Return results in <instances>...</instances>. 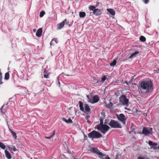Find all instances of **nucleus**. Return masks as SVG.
I'll list each match as a JSON object with an SVG mask.
<instances>
[{"label": "nucleus", "instance_id": "nucleus-32", "mask_svg": "<svg viewBox=\"0 0 159 159\" xmlns=\"http://www.w3.org/2000/svg\"><path fill=\"white\" fill-rule=\"evenodd\" d=\"M2 73L1 71H0V84H1L2 83Z\"/></svg>", "mask_w": 159, "mask_h": 159}, {"label": "nucleus", "instance_id": "nucleus-39", "mask_svg": "<svg viewBox=\"0 0 159 159\" xmlns=\"http://www.w3.org/2000/svg\"><path fill=\"white\" fill-rule=\"evenodd\" d=\"M90 116H87L85 117V119H86L89 120V119L90 118Z\"/></svg>", "mask_w": 159, "mask_h": 159}, {"label": "nucleus", "instance_id": "nucleus-2", "mask_svg": "<svg viewBox=\"0 0 159 159\" xmlns=\"http://www.w3.org/2000/svg\"><path fill=\"white\" fill-rule=\"evenodd\" d=\"M104 117H101L99 120L100 121V124L96 125L95 128V129H97L100 130L103 134H105L109 131L110 129V127L107 125H104Z\"/></svg>", "mask_w": 159, "mask_h": 159}, {"label": "nucleus", "instance_id": "nucleus-50", "mask_svg": "<svg viewBox=\"0 0 159 159\" xmlns=\"http://www.w3.org/2000/svg\"><path fill=\"white\" fill-rule=\"evenodd\" d=\"M126 83L127 84H128V83L126 82Z\"/></svg>", "mask_w": 159, "mask_h": 159}, {"label": "nucleus", "instance_id": "nucleus-10", "mask_svg": "<svg viewBox=\"0 0 159 159\" xmlns=\"http://www.w3.org/2000/svg\"><path fill=\"white\" fill-rule=\"evenodd\" d=\"M89 151L91 152L97 154L98 156L100 154V153L101 152L99 151L97 148L94 147L91 148Z\"/></svg>", "mask_w": 159, "mask_h": 159}, {"label": "nucleus", "instance_id": "nucleus-9", "mask_svg": "<svg viewBox=\"0 0 159 159\" xmlns=\"http://www.w3.org/2000/svg\"><path fill=\"white\" fill-rule=\"evenodd\" d=\"M152 130V128H150L149 130L146 127H143L142 130V134L145 135L150 134V132Z\"/></svg>", "mask_w": 159, "mask_h": 159}, {"label": "nucleus", "instance_id": "nucleus-40", "mask_svg": "<svg viewBox=\"0 0 159 159\" xmlns=\"http://www.w3.org/2000/svg\"><path fill=\"white\" fill-rule=\"evenodd\" d=\"M13 150L14 151H16L17 150L16 148V147L15 146H14L13 147Z\"/></svg>", "mask_w": 159, "mask_h": 159}, {"label": "nucleus", "instance_id": "nucleus-4", "mask_svg": "<svg viewBox=\"0 0 159 159\" xmlns=\"http://www.w3.org/2000/svg\"><path fill=\"white\" fill-rule=\"evenodd\" d=\"M109 125L113 128H122L121 124L119 122L114 120H111L110 121Z\"/></svg>", "mask_w": 159, "mask_h": 159}, {"label": "nucleus", "instance_id": "nucleus-25", "mask_svg": "<svg viewBox=\"0 0 159 159\" xmlns=\"http://www.w3.org/2000/svg\"><path fill=\"white\" fill-rule=\"evenodd\" d=\"M53 42H55L56 43H57L58 42L57 41V39L56 38H54L53 39L50 43V44L51 46L54 43Z\"/></svg>", "mask_w": 159, "mask_h": 159}, {"label": "nucleus", "instance_id": "nucleus-16", "mask_svg": "<svg viewBox=\"0 0 159 159\" xmlns=\"http://www.w3.org/2000/svg\"><path fill=\"white\" fill-rule=\"evenodd\" d=\"M107 76L104 75L103 76L101 80L100 81H97L96 83H99L100 82L103 83L107 79Z\"/></svg>", "mask_w": 159, "mask_h": 159}, {"label": "nucleus", "instance_id": "nucleus-15", "mask_svg": "<svg viewBox=\"0 0 159 159\" xmlns=\"http://www.w3.org/2000/svg\"><path fill=\"white\" fill-rule=\"evenodd\" d=\"M9 130L10 133L12 134V135L13 136V138L15 139H16L17 137V135H16V133H15L11 129L9 128Z\"/></svg>", "mask_w": 159, "mask_h": 159}, {"label": "nucleus", "instance_id": "nucleus-37", "mask_svg": "<svg viewBox=\"0 0 159 159\" xmlns=\"http://www.w3.org/2000/svg\"><path fill=\"white\" fill-rule=\"evenodd\" d=\"M44 76L46 78H49V75L48 74L47 75L44 74Z\"/></svg>", "mask_w": 159, "mask_h": 159}, {"label": "nucleus", "instance_id": "nucleus-46", "mask_svg": "<svg viewBox=\"0 0 159 159\" xmlns=\"http://www.w3.org/2000/svg\"><path fill=\"white\" fill-rule=\"evenodd\" d=\"M33 31L35 33L36 31V30L35 29H33Z\"/></svg>", "mask_w": 159, "mask_h": 159}, {"label": "nucleus", "instance_id": "nucleus-36", "mask_svg": "<svg viewBox=\"0 0 159 159\" xmlns=\"http://www.w3.org/2000/svg\"><path fill=\"white\" fill-rule=\"evenodd\" d=\"M143 2L146 4H147L149 0H142Z\"/></svg>", "mask_w": 159, "mask_h": 159}, {"label": "nucleus", "instance_id": "nucleus-42", "mask_svg": "<svg viewBox=\"0 0 159 159\" xmlns=\"http://www.w3.org/2000/svg\"><path fill=\"white\" fill-rule=\"evenodd\" d=\"M99 5V2H97L96 5L95 6L96 7H97Z\"/></svg>", "mask_w": 159, "mask_h": 159}, {"label": "nucleus", "instance_id": "nucleus-24", "mask_svg": "<svg viewBox=\"0 0 159 159\" xmlns=\"http://www.w3.org/2000/svg\"><path fill=\"white\" fill-rule=\"evenodd\" d=\"M10 74L8 72H7L5 74L4 79L6 80H8L9 78Z\"/></svg>", "mask_w": 159, "mask_h": 159}, {"label": "nucleus", "instance_id": "nucleus-26", "mask_svg": "<svg viewBox=\"0 0 159 159\" xmlns=\"http://www.w3.org/2000/svg\"><path fill=\"white\" fill-rule=\"evenodd\" d=\"M55 131L54 130L53 133L52 134V135L50 136L49 137H45V138L47 139H51L52 137H53L55 134Z\"/></svg>", "mask_w": 159, "mask_h": 159}, {"label": "nucleus", "instance_id": "nucleus-45", "mask_svg": "<svg viewBox=\"0 0 159 159\" xmlns=\"http://www.w3.org/2000/svg\"><path fill=\"white\" fill-rule=\"evenodd\" d=\"M138 159H143V158L142 157H140L138 158Z\"/></svg>", "mask_w": 159, "mask_h": 159}, {"label": "nucleus", "instance_id": "nucleus-11", "mask_svg": "<svg viewBox=\"0 0 159 159\" xmlns=\"http://www.w3.org/2000/svg\"><path fill=\"white\" fill-rule=\"evenodd\" d=\"M66 19H65L61 22L57 24V29L58 30L61 29L63 28V27L64 26L65 24V22H66Z\"/></svg>", "mask_w": 159, "mask_h": 159}, {"label": "nucleus", "instance_id": "nucleus-1", "mask_svg": "<svg viewBox=\"0 0 159 159\" xmlns=\"http://www.w3.org/2000/svg\"><path fill=\"white\" fill-rule=\"evenodd\" d=\"M153 89V84L151 81H143L141 82L139 92L140 95L143 97H147L146 94Z\"/></svg>", "mask_w": 159, "mask_h": 159}, {"label": "nucleus", "instance_id": "nucleus-27", "mask_svg": "<svg viewBox=\"0 0 159 159\" xmlns=\"http://www.w3.org/2000/svg\"><path fill=\"white\" fill-rule=\"evenodd\" d=\"M139 39L141 42H144L146 41V39L144 36H141L140 37Z\"/></svg>", "mask_w": 159, "mask_h": 159}, {"label": "nucleus", "instance_id": "nucleus-19", "mask_svg": "<svg viewBox=\"0 0 159 159\" xmlns=\"http://www.w3.org/2000/svg\"><path fill=\"white\" fill-rule=\"evenodd\" d=\"M62 120L67 123H73L72 120L70 118H69L68 120H66L65 118H62Z\"/></svg>", "mask_w": 159, "mask_h": 159}, {"label": "nucleus", "instance_id": "nucleus-20", "mask_svg": "<svg viewBox=\"0 0 159 159\" xmlns=\"http://www.w3.org/2000/svg\"><path fill=\"white\" fill-rule=\"evenodd\" d=\"M79 107H80V109L81 111H84V109L83 107V103L81 101L79 102Z\"/></svg>", "mask_w": 159, "mask_h": 159}, {"label": "nucleus", "instance_id": "nucleus-35", "mask_svg": "<svg viewBox=\"0 0 159 159\" xmlns=\"http://www.w3.org/2000/svg\"><path fill=\"white\" fill-rule=\"evenodd\" d=\"M132 125H133L132 124L131 126V128H130V129H131V130H132V132H134V130H135V129L134 128H133L132 126Z\"/></svg>", "mask_w": 159, "mask_h": 159}, {"label": "nucleus", "instance_id": "nucleus-14", "mask_svg": "<svg viewBox=\"0 0 159 159\" xmlns=\"http://www.w3.org/2000/svg\"><path fill=\"white\" fill-rule=\"evenodd\" d=\"M5 155L6 157L8 159H11V156L8 151L7 150L5 151Z\"/></svg>", "mask_w": 159, "mask_h": 159}, {"label": "nucleus", "instance_id": "nucleus-49", "mask_svg": "<svg viewBox=\"0 0 159 159\" xmlns=\"http://www.w3.org/2000/svg\"><path fill=\"white\" fill-rule=\"evenodd\" d=\"M158 70L159 71V68L158 69Z\"/></svg>", "mask_w": 159, "mask_h": 159}, {"label": "nucleus", "instance_id": "nucleus-12", "mask_svg": "<svg viewBox=\"0 0 159 159\" xmlns=\"http://www.w3.org/2000/svg\"><path fill=\"white\" fill-rule=\"evenodd\" d=\"M98 157L101 159H111L108 155H106L102 152L100 153V154L98 156Z\"/></svg>", "mask_w": 159, "mask_h": 159}, {"label": "nucleus", "instance_id": "nucleus-23", "mask_svg": "<svg viewBox=\"0 0 159 159\" xmlns=\"http://www.w3.org/2000/svg\"><path fill=\"white\" fill-rule=\"evenodd\" d=\"M148 144L149 145H150V146L152 145V146H154V147H156V146L157 145V143H153L152 141H149Z\"/></svg>", "mask_w": 159, "mask_h": 159}, {"label": "nucleus", "instance_id": "nucleus-13", "mask_svg": "<svg viewBox=\"0 0 159 159\" xmlns=\"http://www.w3.org/2000/svg\"><path fill=\"white\" fill-rule=\"evenodd\" d=\"M43 32L42 29L40 28L39 29L36 33V36L38 37H40L42 36Z\"/></svg>", "mask_w": 159, "mask_h": 159}, {"label": "nucleus", "instance_id": "nucleus-5", "mask_svg": "<svg viewBox=\"0 0 159 159\" xmlns=\"http://www.w3.org/2000/svg\"><path fill=\"white\" fill-rule=\"evenodd\" d=\"M119 102L120 103L126 107L129 106V100L125 95H122L119 98Z\"/></svg>", "mask_w": 159, "mask_h": 159}, {"label": "nucleus", "instance_id": "nucleus-18", "mask_svg": "<svg viewBox=\"0 0 159 159\" xmlns=\"http://www.w3.org/2000/svg\"><path fill=\"white\" fill-rule=\"evenodd\" d=\"M107 10L112 15H114L115 14V11L112 9H107Z\"/></svg>", "mask_w": 159, "mask_h": 159}, {"label": "nucleus", "instance_id": "nucleus-29", "mask_svg": "<svg viewBox=\"0 0 159 159\" xmlns=\"http://www.w3.org/2000/svg\"><path fill=\"white\" fill-rule=\"evenodd\" d=\"M116 63V61L115 60L113 61L112 62L110 63V65L111 66H115Z\"/></svg>", "mask_w": 159, "mask_h": 159}, {"label": "nucleus", "instance_id": "nucleus-7", "mask_svg": "<svg viewBox=\"0 0 159 159\" xmlns=\"http://www.w3.org/2000/svg\"><path fill=\"white\" fill-rule=\"evenodd\" d=\"M88 101L91 103H95L98 102L99 100V98L97 96H94L93 98L87 95Z\"/></svg>", "mask_w": 159, "mask_h": 159}, {"label": "nucleus", "instance_id": "nucleus-17", "mask_svg": "<svg viewBox=\"0 0 159 159\" xmlns=\"http://www.w3.org/2000/svg\"><path fill=\"white\" fill-rule=\"evenodd\" d=\"M84 107L85 110V111H84V112L85 113H86V112H89L90 111V108L89 107V106L88 104H85L84 105Z\"/></svg>", "mask_w": 159, "mask_h": 159}, {"label": "nucleus", "instance_id": "nucleus-21", "mask_svg": "<svg viewBox=\"0 0 159 159\" xmlns=\"http://www.w3.org/2000/svg\"><path fill=\"white\" fill-rule=\"evenodd\" d=\"M79 16L80 18H84L86 16V13L84 12H80Z\"/></svg>", "mask_w": 159, "mask_h": 159}, {"label": "nucleus", "instance_id": "nucleus-44", "mask_svg": "<svg viewBox=\"0 0 159 159\" xmlns=\"http://www.w3.org/2000/svg\"><path fill=\"white\" fill-rule=\"evenodd\" d=\"M65 23H66V25H67L68 24H69V22L68 21H67L66 20V22H65Z\"/></svg>", "mask_w": 159, "mask_h": 159}, {"label": "nucleus", "instance_id": "nucleus-34", "mask_svg": "<svg viewBox=\"0 0 159 159\" xmlns=\"http://www.w3.org/2000/svg\"><path fill=\"white\" fill-rule=\"evenodd\" d=\"M151 148H153L154 150L159 149V145L157 147L152 146Z\"/></svg>", "mask_w": 159, "mask_h": 159}, {"label": "nucleus", "instance_id": "nucleus-43", "mask_svg": "<svg viewBox=\"0 0 159 159\" xmlns=\"http://www.w3.org/2000/svg\"><path fill=\"white\" fill-rule=\"evenodd\" d=\"M87 122L89 124L91 122V121L90 120H87Z\"/></svg>", "mask_w": 159, "mask_h": 159}, {"label": "nucleus", "instance_id": "nucleus-38", "mask_svg": "<svg viewBox=\"0 0 159 159\" xmlns=\"http://www.w3.org/2000/svg\"><path fill=\"white\" fill-rule=\"evenodd\" d=\"M101 115L104 117H105L106 116L105 113L103 111L101 113Z\"/></svg>", "mask_w": 159, "mask_h": 159}, {"label": "nucleus", "instance_id": "nucleus-41", "mask_svg": "<svg viewBox=\"0 0 159 159\" xmlns=\"http://www.w3.org/2000/svg\"><path fill=\"white\" fill-rule=\"evenodd\" d=\"M134 76H133L132 77V78H131V79L130 80V82H131L133 81V79H134Z\"/></svg>", "mask_w": 159, "mask_h": 159}, {"label": "nucleus", "instance_id": "nucleus-30", "mask_svg": "<svg viewBox=\"0 0 159 159\" xmlns=\"http://www.w3.org/2000/svg\"><path fill=\"white\" fill-rule=\"evenodd\" d=\"M45 14V12L44 11H42L40 13L39 16L40 17H42Z\"/></svg>", "mask_w": 159, "mask_h": 159}, {"label": "nucleus", "instance_id": "nucleus-8", "mask_svg": "<svg viewBox=\"0 0 159 159\" xmlns=\"http://www.w3.org/2000/svg\"><path fill=\"white\" fill-rule=\"evenodd\" d=\"M117 118L118 120L122 122L125 125V120L126 118L124 115L123 114H120L117 116Z\"/></svg>", "mask_w": 159, "mask_h": 159}, {"label": "nucleus", "instance_id": "nucleus-3", "mask_svg": "<svg viewBox=\"0 0 159 159\" xmlns=\"http://www.w3.org/2000/svg\"><path fill=\"white\" fill-rule=\"evenodd\" d=\"M88 136L89 138L93 139H98L102 137L101 134L95 130H93L88 134Z\"/></svg>", "mask_w": 159, "mask_h": 159}, {"label": "nucleus", "instance_id": "nucleus-6", "mask_svg": "<svg viewBox=\"0 0 159 159\" xmlns=\"http://www.w3.org/2000/svg\"><path fill=\"white\" fill-rule=\"evenodd\" d=\"M89 9L90 11H93V14L96 16H99L102 14V11L99 9H96V7L90 5L89 7Z\"/></svg>", "mask_w": 159, "mask_h": 159}, {"label": "nucleus", "instance_id": "nucleus-28", "mask_svg": "<svg viewBox=\"0 0 159 159\" xmlns=\"http://www.w3.org/2000/svg\"><path fill=\"white\" fill-rule=\"evenodd\" d=\"M0 147L3 149H5L6 148V146L3 143L0 142Z\"/></svg>", "mask_w": 159, "mask_h": 159}, {"label": "nucleus", "instance_id": "nucleus-33", "mask_svg": "<svg viewBox=\"0 0 159 159\" xmlns=\"http://www.w3.org/2000/svg\"><path fill=\"white\" fill-rule=\"evenodd\" d=\"M4 105H3L1 108L0 109L1 112L2 113V114H3L4 113L5 111L3 110V108Z\"/></svg>", "mask_w": 159, "mask_h": 159}, {"label": "nucleus", "instance_id": "nucleus-31", "mask_svg": "<svg viewBox=\"0 0 159 159\" xmlns=\"http://www.w3.org/2000/svg\"><path fill=\"white\" fill-rule=\"evenodd\" d=\"M110 121L108 119H106L104 120V125L108 124L109 125Z\"/></svg>", "mask_w": 159, "mask_h": 159}, {"label": "nucleus", "instance_id": "nucleus-47", "mask_svg": "<svg viewBox=\"0 0 159 159\" xmlns=\"http://www.w3.org/2000/svg\"><path fill=\"white\" fill-rule=\"evenodd\" d=\"M125 109L126 110H130L129 108H127L126 107H125Z\"/></svg>", "mask_w": 159, "mask_h": 159}, {"label": "nucleus", "instance_id": "nucleus-48", "mask_svg": "<svg viewBox=\"0 0 159 159\" xmlns=\"http://www.w3.org/2000/svg\"><path fill=\"white\" fill-rule=\"evenodd\" d=\"M46 69H45L44 71V73H46Z\"/></svg>", "mask_w": 159, "mask_h": 159}, {"label": "nucleus", "instance_id": "nucleus-22", "mask_svg": "<svg viewBox=\"0 0 159 159\" xmlns=\"http://www.w3.org/2000/svg\"><path fill=\"white\" fill-rule=\"evenodd\" d=\"M139 53V52L138 51H136L134 53H133L131 54L129 56V58H131L134 57L136 55H137Z\"/></svg>", "mask_w": 159, "mask_h": 159}]
</instances>
